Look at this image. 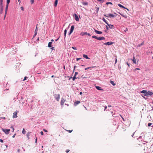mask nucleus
Segmentation results:
<instances>
[{
    "instance_id": "nucleus-1",
    "label": "nucleus",
    "mask_w": 153,
    "mask_h": 153,
    "mask_svg": "<svg viewBox=\"0 0 153 153\" xmlns=\"http://www.w3.org/2000/svg\"><path fill=\"white\" fill-rule=\"evenodd\" d=\"M10 1V0H7V4L5 8V13L4 16V19L5 18L9 4Z\"/></svg>"
},
{
    "instance_id": "nucleus-2",
    "label": "nucleus",
    "mask_w": 153,
    "mask_h": 153,
    "mask_svg": "<svg viewBox=\"0 0 153 153\" xmlns=\"http://www.w3.org/2000/svg\"><path fill=\"white\" fill-rule=\"evenodd\" d=\"M1 130L6 134H9V132L10 131V129H7L3 128H2L1 129Z\"/></svg>"
},
{
    "instance_id": "nucleus-3",
    "label": "nucleus",
    "mask_w": 153,
    "mask_h": 153,
    "mask_svg": "<svg viewBox=\"0 0 153 153\" xmlns=\"http://www.w3.org/2000/svg\"><path fill=\"white\" fill-rule=\"evenodd\" d=\"M3 9L4 5L2 3V0H1L0 5V13L1 14H2L3 13Z\"/></svg>"
},
{
    "instance_id": "nucleus-4",
    "label": "nucleus",
    "mask_w": 153,
    "mask_h": 153,
    "mask_svg": "<svg viewBox=\"0 0 153 153\" xmlns=\"http://www.w3.org/2000/svg\"><path fill=\"white\" fill-rule=\"evenodd\" d=\"M104 16H106L107 17H110L111 18H114L116 16V15H115L113 14H112L111 13H109L107 14V15H104Z\"/></svg>"
},
{
    "instance_id": "nucleus-5",
    "label": "nucleus",
    "mask_w": 153,
    "mask_h": 153,
    "mask_svg": "<svg viewBox=\"0 0 153 153\" xmlns=\"http://www.w3.org/2000/svg\"><path fill=\"white\" fill-rule=\"evenodd\" d=\"M54 97L56 100L57 101H59L60 98V95L59 94H56L55 95Z\"/></svg>"
},
{
    "instance_id": "nucleus-6",
    "label": "nucleus",
    "mask_w": 153,
    "mask_h": 153,
    "mask_svg": "<svg viewBox=\"0 0 153 153\" xmlns=\"http://www.w3.org/2000/svg\"><path fill=\"white\" fill-rule=\"evenodd\" d=\"M153 94V93L151 91H147L145 94V95H152Z\"/></svg>"
},
{
    "instance_id": "nucleus-7",
    "label": "nucleus",
    "mask_w": 153,
    "mask_h": 153,
    "mask_svg": "<svg viewBox=\"0 0 153 153\" xmlns=\"http://www.w3.org/2000/svg\"><path fill=\"white\" fill-rule=\"evenodd\" d=\"M17 112L15 111L13 113V118H16L17 117Z\"/></svg>"
},
{
    "instance_id": "nucleus-8",
    "label": "nucleus",
    "mask_w": 153,
    "mask_h": 153,
    "mask_svg": "<svg viewBox=\"0 0 153 153\" xmlns=\"http://www.w3.org/2000/svg\"><path fill=\"white\" fill-rule=\"evenodd\" d=\"M113 43L112 42H107L106 43H104V45H112L113 44Z\"/></svg>"
},
{
    "instance_id": "nucleus-9",
    "label": "nucleus",
    "mask_w": 153,
    "mask_h": 153,
    "mask_svg": "<svg viewBox=\"0 0 153 153\" xmlns=\"http://www.w3.org/2000/svg\"><path fill=\"white\" fill-rule=\"evenodd\" d=\"M97 39L99 40H104V39H105V38L103 37H97Z\"/></svg>"
},
{
    "instance_id": "nucleus-10",
    "label": "nucleus",
    "mask_w": 153,
    "mask_h": 153,
    "mask_svg": "<svg viewBox=\"0 0 153 153\" xmlns=\"http://www.w3.org/2000/svg\"><path fill=\"white\" fill-rule=\"evenodd\" d=\"M65 100L63 98H62L61 99V104L62 105L64 104L65 102Z\"/></svg>"
},
{
    "instance_id": "nucleus-11",
    "label": "nucleus",
    "mask_w": 153,
    "mask_h": 153,
    "mask_svg": "<svg viewBox=\"0 0 153 153\" xmlns=\"http://www.w3.org/2000/svg\"><path fill=\"white\" fill-rule=\"evenodd\" d=\"M96 88L99 90L103 91V89H102L99 86H96Z\"/></svg>"
},
{
    "instance_id": "nucleus-12",
    "label": "nucleus",
    "mask_w": 153,
    "mask_h": 153,
    "mask_svg": "<svg viewBox=\"0 0 153 153\" xmlns=\"http://www.w3.org/2000/svg\"><path fill=\"white\" fill-rule=\"evenodd\" d=\"M75 19L76 21H79V20L78 17L76 14H75Z\"/></svg>"
},
{
    "instance_id": "nucleus-13",
    "label": "nucleus",
    "mask_w": 153,
    "mask_h": 153,
    "mask_svg": "<svg viewBox=\"0 0 153 153\" xmlns=\"http://www.w3.org/2000/svg\"><path fill=\"white\" fill-rule=\"evenodd\" d=\"M94 30H95V33L97 34H102V31H99L96 30L95 29Z\"/></svg>"
},
{
    "instance_id": "nucleus-14",
    "label": "nucleus",
    "mask_w": 153,
    "mask_h": 153,
    "mask_svg": "<svg viewBox=\"0 0 153 153\" xmlns=\"http://www.w3.org/2000/svg\"><path fill=\"white\" fill-rule=\"evenodd\" d=\"M74 28V25H72L70 31L71 32H73Z\"/></svg>"
},
{
    "instance_id": "nucleus-15",
    "label": "nucleus",
    "mask_w": 153,
    "mask_h": 153,
    "mask_svg": "<svg viewBox=\"0 0 153 153\" xmlns=\"http://www.w3.org/2000/svg\"><path fill=\"white\" fill-rule=\"evenodd\" d=\"M118 5L120 7L123 8L124 9H127L128 10V11L129 10L128 9H127L124 6H123L122 5H121L120 4H118Z\"/></svg>"
},
{
    "instance_id": "nucleus-16",
    "label": "nucleus",
    "mask_w": 153,
    "mask_h": 153,
    "mask_svg": "<svg viewBox=\"0 0 153 153\" xmlns=\"http://www.w3.org/2000/svg\"><path fill=\"white\" fill-rule=\"evenodd\" d=\"M144 44V42H143L142 43H141L140 44H138L137 45V47H139L143 45Z\"/></svg>"
},
{
    "instance_id": "nucleus-17",
    "label": "nucleus",
    "mask_w": 153,
    "mask_h": 153,
    "mask_svg": "<svg viewBox=\"0 0 153 153\" xmlns=\"http://www.w3.org/2000/svg\"><path fill=\"white\" fill-rule=\"evenodd\" d=\"M108 25L109 26V28L111 29H113L114 28V26L112 25H109L108 24Z\"/></svg>"
},
{
    "instance_id": "nucleus-18",
    "label": "nucleus",
    "mask_w": 153,
    "mask_h": 153,
    "mask_svg": "<svg viewBox=\"0 0 153 153\" xmlns=\"http://www.w3.org/2000/svg\"><path fill=\"white\" fill-rule=\"evenodd\" d=\"M83 56L84 58H85L87 59H90L89 58V57L87 55L85 54H83Z\"/></svg>"
},
{
    "instance_id": "nucleus-19",
    "label": "nucleus",
    "mask_w": 153,
    "mask_h": 153,
    "mask_svg": "<svg viewBox=\"0 0 153 153\" xmlns=\"http://www.w3.org/2000/svg\"><path fill=\"white\" fill-rule=\"evenodd\" d=\"M132 61H133V63H135V64L136 63V59L134 56L133 57V59H132Z\"/></svg>"
},
{
    "instance_id": "nucleus-20",
    "label": "nucleus",
    "mask_w": 153,
    "mask_h": 153,
    "mask_svg": "<svg viewBox=\"0 0 153 153\" xmlns=\"http://www.w3.org/2000/svg\"><path fill=\"white\" fill-rule=\"evenodd\" d=\"M87 32H84V33L82 32L80 33V35L82 36H84L85 35H87Z\"/></svg>"
},
{
    "instance_id": "nucleus-21",
    "label": "nucleus",
    "mask_w": 153,
    "mask_h": 153,
    "mask_svg": "<svg viewBox=\"0 0 153 153\" xmlns=\"http://www.w3.org/2000/svg\"><path fill=\"white\" fill-rule=\"evenodd\" d=\"M37 33V27H36V29L35 31V34H34V36H33L34 37L36 35Z\"/></svg>"
},
{
    "instance_id": "nucleus-22",
    "label": "nucleus",
    "mask_w": 153,
    "mask_h": 153,
    "mask_svg": "<svg viewBox=\"0 0 153 153\" xmlns=\"http://www.w3.org/2000/svg\"><path fill=\"white\" fill-rule=\"evenodd\" d=\"M52 42H49L48 43V46L49 47H52L51 45H52Z\"/></svg>"
},
{
    "instance_id": "nucleus-23",
    "label": "nucleus",
    "mask_w": 153,
    "mask_h": 153,
    "mask_svg": "<svg viewBox=\"0 0 153 153\" xmlns=\"http://www.w3.org/2000/svg\"><path fill=\"white\" fill-rule=\"evenodd\" d=\"M147 92V91L145 90H143L141 92V93H143L144 94V95H145V94H146V92Z\"/></svg>"
},
{
    "instance_id": "nucleus-24",
    "label": "nucleus",
    "mask_w": 153,
    "mask_h": 153,
    "mask_svg": "<svg viewBox=\"0 0 153 153\" xmlns=\"http://www.w3.org/2000/svg\"><path fill=\"white\" fill-rule=\"evenodd\" d=\"M102 20L107 25H108V23L107 21L104 18H103L102 19Z\"/></svg>"
},
{
    "instance_id": "nucleus-25",
    "label": "nucleus",
    "mask_w": 153,
    "mask_h": 153,
    "mask_svg": "<svg viewBox=\"0 0 153 153\" xmlns=\"http://www.w3.org/2000/svg\"><path fill=\"white\" fill-rule=\"evenodd\" d=\"M80 103V102L79 101H77L76 102H75L74 103L75 105H77L78 104Z\"/></svg>"
},
{
    "instance_id": "nucleus-26",
    "label": "nucleus",
    "mask_w": 153,
    "mask_h": 153,
    "mask_svg": "<svg viewBox=\"0 0 153 153\" xmlns=\"http://www.w3.org/2000/svg\"><path fill=\"white\" fill-rule=\"evenodd\" d=\"M82 3L83 5H86L88 4V3L86 2H82Z\"/></svg>"
},
{
    "instance_id": "nucleus-27",
    "label": "nucleus",
    "mask_w": 153,
    "mask_h": 153,
    "mask_svg": "<svg viewBox=\"0 0 153 153\" xmlns=\"http://www.w3.org/2000/svg\"><path fill=\"white\" fill-rule=\"evenodd\" d=\"M58 0H56L54 3V6L56 7L57 5V3H58Z\"/></svg>"
},
{
    "instance_id": "nucleus-28",
    "label": "nucleus",
    "mask_w": 153,
    "mask_h": 153,
    "mask_svg": "<svg viewBox=\"0 0 153 153\" xmlns=\"http://www.w3.org/2000/svg\"><path fill=\"white\" fill-rule=\"evenodd\" d=\"M110 83L113 85H116V84L114 83V82L112 81H111Z\"/></svg>"
},
{
    "instance_id": "nucleus-29",
    "label": "nucleus",
    "mask_w": 153,
    "mask_h": 153,
    "mask_svg": "<svg viewBox=\"0 0 153 153\" xmlns=\"http://www.w3.org/2000/svg\"><path fill=\"white\" fill-rule=\"evenodd\" d=\"M96 12L97 13L98 12V11H99V7H96Z\"/></svg>"
},
{
    "instance_id": "nucleus-30",
    "label": "nucleus",
    "mask_w": 153,
    "mask_h": 153,
    "mask_svg": "<svg viewBox=\"0 0 153 153\" xmlns=\"http://www.w3.org/2000/svg\"><path fill=\"white\" fill-rule=\"evenodd\" d=\"M26 133V131H25V130L24 128H23V130L22 131V133L24 134H25V133Z\"/></svg>"
},
{
    "instance_id": "nucleus-31",
    "label": "nucleus",
    "mask_w": 153,
    "mask_h": 153,
    "mask_svg": "<svg viewBox=\"0 0 153 153\" xmlns=\"http://www.w3.org/2000/svg\"><path fill=\"white\" fill-rule=\"evenodd\" d=\"M98 1H99V2H100L101 3H103L104 1V0H97Z\"/></svg>"
},
{
    "instance_id": "nucleus-32",
    "label": "nucleus",
    "mask_w": 153,
    "mask_h": 153,
    "mask_svg": "<svg viewBox=\"0 0 153 153\" xmlns=\"http://www.w3.org/2000/svg\"><path fill=\"white\" fill-rule=\"evenodd\" d=\"M106 4L107 5H108L109 4H112V3L111 2H107L106 3Z\"/></svg>"
},
{
    "instance_id": "nucleus-33",
    "label": "nucleus",
    "mask_w": 153,
    "mask_h": 153,
    "mask_svg": "<svg viewBox=\"0 0 153 153\" xmlns=\"http://www.w3.org/2000/svg\"><path fill=\"white\" fill-rule=\"evenodd\" d=\"M92 38L97 39V37L95 36H92Z\"/></svg>"
},
{
    "instance_id": "nucleus-34",
    "label": "nucleus",
    "mask_w": 153,
    "mask_h": 153,
    "mask_svg": "<svg viewBox=\"0 0 153 153\" xmlns=\"http://www.w3.org/2000/svg\"><path fill=\"white\" fill-rule=\"evenodd\" d=\"M77 78L76 77V76H74L73 77V80L74 81Z\"/></svg>"
},
{
    "instance_id": "nucleus-35",
    "label": "nucleus",
    "mask_w": 153,
    "mask_h": 153,
    "mask_svg": "<svg viewBox=\"0 0 153 153\" xmlns=\"http://www.w3.org/2000/svg\"><path fill=\"white\" fill-rule=\"evenodd\" d=\"M30 1L32 4L34 3V0H30Z\"/></svg>"
},
{
    "instance_id": "nucleus-36",
    "label": "nucleus",
    "mask_w": 153,
    "mask_h": 153,
    "mask_svg": "<svg viewBox=\"0 0 153 153\" xmlns=\"http://www.w3.org/2000/svg\"><path fill=\"white\" fill-rule=\"evenodd\" d=\"M72 48L74 49V50H77V48L75 47H72Z\"/></svg>"
},
{
    "instance_id": "nucleus-37",
    "label": "nucleus",
    "mask_w": 153,
    "mask_h": 153,
    "mask_svg": "<svg viewBox=\"0 0 153 153\" xmlns=\"http://www.w3.org/2000/svg\"><path fill=\"white\" fill-rule=\"evenodd\" d=\"M120 15H121L122 16H123V17H125V18H126L127 16H124V15H123V14H121V13H120Z\"/></svg>"
},
{
    "instance_id": "nucleus-38",
    "label": "nucleus",
    "mask_w": 153,
    "mask_h": 153,
    "mask_svg": "<svg viewBox=\"0 0 153 153\" xmlns=\"http://www.w3.org/2000/svg\"><path fill=\"white\" fill-rule=\"evenodd\" d=\"M152 123H149L148 124V126H150L152 125Z\"/></svg>"
},
{
    "instance_id": "nucleus-39",
    "label": "nucleus",
    "mask_w": 153,
    "mask_h": 153,
    "mask_svg": "<svg viewBox=\"0 0 153 153\" xmlns=\"http://www.w3.org/2000/svg\"><path fill=\"white\" fill-rule=\"evenodd\" d=\"M21 10H22V11H24V8H23V7H21Z\"/></svg>"
},
{
    "instance_id": "nucleus-40",
    "label": "nucleus",
    "mask_w": 153,
    "mask_h": 153,
    "mask_svg": "<svg viewBox=\"0 0 153 153\" xmlns=\"http://www.w3.org/2000/svg\"><path fill=\"white\" fill-rule=\"evenodd\" d=\"M120 116L122 118L123 120L124 121L125 120H124V118L121 115H120Z\"/></svg>"
},
{
    "instance_id": "nucleus-41",
    "label": "nucleus",
    "mask_w": 153,
    "mask_h": 153,
    "mask_svg": "<svg viewBox=\"0 0 153 153\" xmlns=\"http://www.w3.org/2000/svg\"><path fill=\"white\" fill-rule=\"evenodd\" d=\"M43 131L44 132H48L47 130H46V129H43Z\"/></svg>"
},
{
    "instance_id": "nucleus-42",
    "label": "nucleus",
    "mask_w": 153,
    "mask_h": 153,
    "mask_svg": "<svg viewBox=\"0 0 153 153\" xmlns=\"http://www.w3.org/2000/svg\"><path fill=\"white\" fill-rule=\"evenodd\" d=\"M78 74V73L77 72H75V74H74V75L75 76H76Z\"/></svg>"
},
{
    "instance_id": "nucleus-43",
    "label": "nucleus",
    "mask_w": 153,
    "mask_h": 153,
    "mask_svg": "<svg viewBox=\"0 0 153 153\" xmlns=\"http://www.w3.org/2000/svg\"><path fill=\"white\" fill-rule=\"evenodd\" d=\"M80 59H81V58H76V61H78Z\"/></svg>"
},
{
    "instance_id": "nucleus-44",
    "label": "nucleus",
    "mask_w": 153,
    "mask_h": 153,
    "mask_svg": "<svg viewBox=\"0 0 153 153\" xmlns=\"http://www.w3.org/2000/svg\"><path fill=\"white\" fill-rule=\"evenodd\" d=\"M136 70H140V69L139 68H136L134 70L136 71Z\"/></svg>"
},
{
    "instance_id": "nucleus-45",
    "label": "nucleus",
    "mask_w": 153,
    "mask_h": 153,
    "mask_svg": "<svg viewBox=\"0 0 153 153\" xmlns=\"http://www.w3.org/2000/svg\"><path fill=\"white\" fill-rule=\"evenodd\" d=\"M76 67V66H74V69H73V72H74V71L75 70Z\"/></svg>"
},
{
    "instance_id": "nucleus-46",
    "label": "nucleus",
    "mask_w": 153,
    "mask_h": 153,
    "mask_svg": "<svg viewBox=\"0 0 153 153\" xmlns=\"http://www.w3.org/2000/svg\"><path fill=\"white\" fill-rule=\"evenodd\" d=\"M72 33V32H71V31H70V32H69L68 33V35H71V34Z\"/></svg>"
},
{
    "instance_id": "nucleus-47",
    "label": "nucleus",
    "mask_w": 153,
    "mask_h": 153,
    "mask_svg": "<svg viewBox=\"0 0 153 153\" xmlns=\"http://www.w3.org/2000/svg\"><path fill=\"white\" fill-rule=\"evenodd\" d=\"M67 30L66 29H65L64 30V33H67Z\"/></svg>"
},
{
    "instance_id": "nucleus-48",
    "label": "nucleus",
    "mask_w": 153,
    "mask_h": 153,
    "mask_svg": "<svg viewBox=\"0 0 153 153\" xmlns=\"http://www.w3.org/2000/svg\"><path fill=\"white\" fill-rule=\"evenodd\" d=\"M87 35H88L89 36H91V35L90 34L87 33Z\"/></svg>"
},
{
    "instance_id": "nucleus-49",
    "label": "nucleus",
    "mask_w": 153,
    "mask_h": 153,
    "mask_svg": "<svg viewBox=\"0 0 153 153\" xmlns=\"http://www.w3.org/2000/svg\"><path fill=\"white\" fill-rule=\"evenodd\" d=\"M69 151H70L69 150H68V149L66 150V152L67 153H68V152H69Z\"/></svg>"
},
{
    "instance_id": "nucleus-50",
    "label": "nucleus",
    "mask_w": 153,
    "mask_h": 153,
    "mask_svg": "<svg viewBox=\"0 0 153 153\" xmlns=\"http://www.w3.org/2000/svg\"><path fill=\"white\" fill-rule=\"evenodd\" d=\"M41 134L42 135H43L44 134V133L42 131L41 132Z\"/></svg>"
},
{
    "instance_id": "nucleus-51",
    "label": "nucleus",
    "mask_w": 153,
    "mask_h": 153,
    "mask_svg": "<svg viewBox=\"0 0 153 153\" xmlns=\"http://www.w3.org/2000/svg\"><path fill=\"white\" fill-rule=\"evenodd\" d=\"M90 68V67H88V68H85V70H87L88 69H89Z\"/></svg>"
},
{
    "instance_id": "nucleus-52",
    "label": "nucleus",
    "mask_w": 153,
    "mask_h": 153,
    "mask_svg": "<svg viewBox=\"0 0 153 153\" xmlns=\"http://www.w3.org/2000/svg\"><path fill=\"white\" fill-rule=\"evenodd\" d=\"M29 133H28V134H27V136L28 137H29Z\"/></svg>"
},
{
    "instance_id": "nucleus-53",
    "label": "nucleus",
    "mask_w": 153,
    "mask_h": 153,
    "mask_svg": "<svg viewBox=\"0 0 153 153\" xmlns=\"http://www.w3.org/2000/svg\"><path fill=\"white\" fill-rule=\"evenodd\" d=\"M126 64H127V65H128V67H129V66H130L129 64L128 63V62H127Z\"/></svg>"
},
{
    "instance_id": "nucleus-54",
    "label": "nucleus",
    "mask_w": 153,
    "mask_h": 153,
    "mask_svg": "<svg viewBox=\"0 0 153 153\" xmlns=\"http://www.w3.org/2000/svg\"><path fill=\"white\" fill-rule=\"evenodd\" d=\"M27 77L26 76H25V77L24 79H23V81H25L26 80V79L27 78Z\"/></svg>"
},
{
    "instance_id": "nucleus-55",
    "label": "nucleus",
    "mask_w": 153,
    "mask_h": 153,
    "mask_svg": "<svg viewBox=\"0 0 153 153\" xmlns=\"http://www.w3.org/2000/svg\"><path fill=\"white\" fill-rule=\"evenodd\" d=\"M135 133V132H134V133H133L132 134V135H131V136H132V137H133V136L134 135V134Z\"/></svg>"
},
{
    "instance_id": "nucleus-56",
    "label": "nucleus",
    "mask_w": 153,
    "mask_h": 153,
    "mask_svg": "<svg viewBox=\"0 0 153 153\" xmlns=\"http://www.w3.org/2000/svg\"><path fill=\"white\" fill-rule=\"evenodd\" d=\"M0 142H2V143H3V140H2V139H0Z\"/></svg>"
},
{
    "instance_id": "nucleus-57",
    "label": "nucleus",
    "mask_w": 153,
    "mask_h": 153,
    "mask_svg": "<svg viewBox=\"0 0 153 153\" xmlns=\"http://www.w3.org/2000/svg\"><path fill=\"white\" fill-rule=\"evenodd\" d=\"M72 131V130H68V131L70 132V133H71Z\"/></svg>"
},
{
    "instance_id": "nucleus-58",
    "label": "nucleus",
    "mask_w": 153,
    "mask_h": 153,
    "mask_svg": "<svg viewBox=\"0 0 153 153\" xmlns=\"http://www.w3.org/2000/svg\"><path fill=\"white\" fill-rule=\"evenodd\" d=\"M66 33H64V38H65L66 36Z\"/></svg>"
},
{
    "instance_id": "nucleus-59",
    "label": "nucleus",
    "mask_w": 153,
    "mask_h": 153,
    "mask_svg": "<svg viewBox=\"0 0 153 153\" xmlns=\"http://www.w3.org/2000/svg\"><path fill=\"white\" fill-rule=\"evenodd\" d=\"M59 37H59V38H58L57 39H56V40H55V41H57L59 39Z\"/></svg>"
},
{
    "instance_id": "nucleus-60",
    "label": "nucleus",
    "mask_w": 153,
    "mask_h": 153,
    "mask_svg": "<svg viewBox=\"0 0 153 153\" xmlns=\"http://www.w3.org/2000/svg\"><path fill=\"white\" fill-rule=\"evenodd\" d=\"M37 138H36V140H35V143H37Z\"/></svg>"
},
{
    "instance_id": "nucleus-61",
    "label": "nucleus",
    "mask_w": 153,
    "mask_h": 153,
    "mask_svg": "<svg viewBox=\"0 0 153 153\" xmlns=\"http://www.w3.org/2000/svg\"><path fill=\"white\" fill-rule=\"evenodd\" d=\"M127 30H128V29H127V28H126V30H125V32H126V31H127Z\"/></svg>"
},
{
    "instance_id": "nucleus-62",
    "label": "nucleus",
    "mask_w": 153,
    "mask_h": 153,
    "mask_svg": "<svg viewBox=\"0 0 153 153\" xmlns=\"http://www.w3.org/2000/svg\"><path fill=\"white\" fill-rule=\"evenodd\" d=\"M106 28L107 30H108V26H106Z\"/></svg>"
},
{
    "instance_id": "nucleus-63",
    "label": "nucleus",
    "mask_w": 153,
    "mask_h": 153,
    "mask_svg": "<svg viewBox=\"0 0 153 153\" xmlns=\"http://www.w3.org/2000/svg\"><path fill=\"white\" fill-rule=\"evenodd\" d=\"M107 108V107L106 106L105 107V109H104V111H105V110Z\"/></svg>"
},
{
    "instance_id": "nucleus-64",
    "label": "nucleus",
    "mask_w": 153,
    "mask_h": 153,
    "mask_svg": "<svg viewBox=\"0 0 153 153\" xmlns=\"http://www.w3.org/2000/svg\"><path fill=\"white\" fill-rule=\"evenodd\" d=\"M117 59H116L115 63H116L117 62Z\"/></svg>"
}]
</instances>
